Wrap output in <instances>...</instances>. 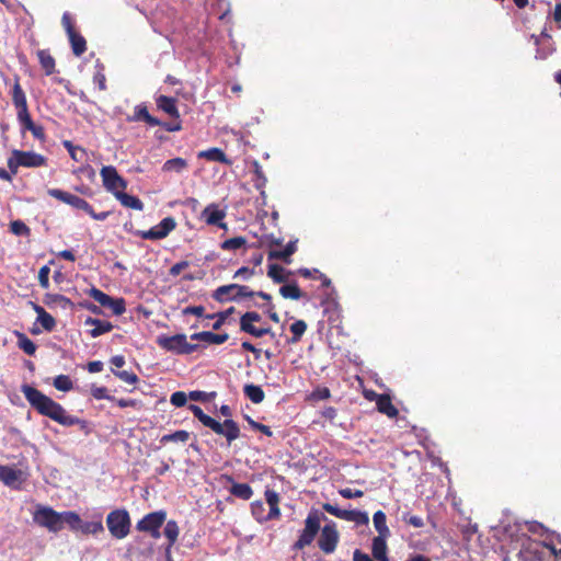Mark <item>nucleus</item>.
<instances>
[{
    "label": "nucleus",
    "mask_w": 561,
    "mask_h": 561,
    "mask_svg": "<svg viewBox=\"0 0 561 561\" xmlns=\"http://www.w3.org/2000/svg\"><path fill=\"white\" fill-rule=\"evenodd\" d=\"M157 105L163 112L168 113L171 116H178V108L175 105V100L165 95H160L157 99Z\"/></svg>",
    "instance_id": "34"
},
{
    "label": "nucleus",
    "mask_w": 561,
    "mask_h": 561,
    "mask_svg": "<svg viewBox=\"0 0 561 561\" xmlns=\"http://www.w3.org/2000/svg\"><path fill=\"white\" fill-rule=\"evenodd\" d=\"M265 500L267 505L270 506V517L277 518L280 515V511L278 507L279 504V495L274 490L267 489L265 491Z\"/></svg>",
    "instance_id": "30"
},
{
    "label": "nucleus",
    "mask_w": 561,
    "mask_h": 561,
    "mask_svg": "<svg viewBox=\"0 0 561 561\" xmlns=\"http://www.w3.org/2000/svg\"><path fill=\"white\" fill-rule=\"evenodd\" d=\"M323 510L327 513H329V514H331V515H333V516H335L337 518H341V519L343 518V514L345 513V510H342V508L337 507L336 505H333V504H330V503H325L323 505Z\"/></svg>",
    "instance_id": "59"
},
{
    "label": "nucleus",
    "mask_w": 561,
    "mask_h": 561,
    "mask_svg": "<svg viewBox=\"0 0 561 561\" xmlns=\"http://www.w3.org/2000/svg\"><path fill=\"white\" fill-rule=\"evenodd\" d=\"M253 168H254V174H255V187L259 188V190H262L267 180L263 173V170H262V167L259 164V162L254 161L253 163Z\"/></svg>",
    "instance_id": "49"
},
{
    "label": "nucleus",
    "mask_w": 561,
    "mask_h": 561,
    "mask_svg": "<svg viewBox=\"0 0 561 561\" xmlns=\"http://www.w3.org/2000/svg\"><path fill=\"white\" fill-rule=\"evenodd\" d=\"M49 273L50 268L47 265L42 266L38 272L39 285L45 289L49 287Z\"/></svg>",
    "instance_id": "55"
},
{
    "label": "nucleus",
    "mask_w": 561,
    "mask_h": 561,
    "mask_svg": "<svg viewBox=\"0 0 561 561\" xmlns=\"http://www.w3.org/2000/svg\"><path fill=\"white\" fill-rule=\"evenodd\" d=\"M48 195L67 204L76 209H81L85 213H91V205L84 201L83 198L73 195L71 193L58 190V188H49Z\"/></svg>",
    "instance_id": "12"
},
{
    "label": "nucleus",
    "mask_w": 561,
    "mask_h": 561,
    "mask_svg": "<svg viewBox=\"0 0 561 561\" xmlns=\"http://www.w3.org/2000/svg\"><path fill=\"white\" fill-rule=\"evenodd\" d=\"M89 295L103 307H106L110 302H112V297L98 288H92Z\"/></svg>",
    "instance_id": "46"
},
{
    "label": "nucleus",
    "mask_w": 561,
    "mask_h": 561,
    "mask_svg": "<svg viewBox=\"0 0 561 561\" xmlns=\"http://www.w3.org/2000/svg\"><path fill=\"white\" fill-rule=\"evenodd\" d=\"M129 122L145 121L150 126H159L160 121L151 116L146 105H137L134 110V115L127 118Z\"/></svg>",
    "instance_id": "19"
},
{
    "label": "nucleus",
    "mask_w": 561,
    "mask_h": 561,
    "mask_svg": "<svg viewBox=\"0 0 561 561\" xmlns=\"http://www.w3.org/2000/svg\"><path fill=\"white\" fill-rule=\"evenodd\" d=\"M22 392L28 403L42 415H45L64 426H72L80 423V420L67 413V411L49 397L36 388L24 385Z\"/></svg>",
    "instance_id": "1"
},
{
    "label": "nucleus",
    "mask_w": 561,
    "mask_h": 561,
    "mask_svg": "<svg viewBox=\"0 0 561 561\" xmlns=\"http://www.w3.org/2000/svg\"><path fill=\"white\" fill-rule=\"evenodd\" d=\"M16 117L19 123L22 125L23 130H27L34 124L28 113V108L16 112Z\"/></svg>",
    "instance_id": "51"
},
{
    "label": "nucleus",
    "mask_w": 561,
    "mask_h": 561,
    "mask_svg": "<svg viewBox=\"0 0 561 561\" xmlns=\"http://www.w3.org/2000/svg\"><path fill=\"white\" fill-rule=\"evenodd\" d=\"M114 375L117 376L121 380L128 385H134L138 381V377L133 371L128 370H113Z\"/></svg>",
    "instance_id": "52"
},
{
    "label": "nucleus",
    "mask_w": 561,
    "mask_h": 561,
    "mask_svg": "<svg viewBox=\"0 0 561 561\" xmlns=\"http://www.w3.org/2000/svg\"><path fill=\"white\" fill-rule=\"evenodd\" d=\"M255 274V271L253 268H249L245 266L240 267L236 271L233 278H240L242 280H249L251 279Z\"/></svg>",
    "instance_id": "56"
},
{
    "label": "nucleus",
    "mask_w": 561,
    "mask_h": 561,
    "mask_svg": "<svg viewBox=\"0 0 561 561\" xmlns=\"http://www.w3.org/2000/svg\"><path fill=\"white\" fill-rule=\"evenodd\" d=\"M231 494L242 500H249L253 492L251 486L247 483H234L231 486Z\"/></svg>",
    "instance_id": "41"
},
{
    "label": "nucleus",
    "mask_w": 561,
    "mask_h": 561,
    "mask_svg": "<svg viewBox=\"0 0 561 561\" xmlns=\"http://www.w3.org/2000/svg\"><path fill=\"white\" fill-rule=\"evenodd\" d=\"M10 230L15 236H28L31 230L22 220H13L10 224Z\"/></svg>",
    "instance_id": "48"
},
{
    "label": "nucleus",
    "mask_w": 561,
    "mask_h": 561,
    "mask_svg": "<svg viewBox=\"0 0 561 561\" xmlns=\"http://www.w3.org/2000/svg\"><path fill=\"white\" fill-rule=\"evenodd\" d=\"M344 520L353 522L356 525H368L369 516L366 512L356 511V510H345L343 514Z\"/></svg>",
    "instance_id": "31"
},
{
    "label": "nucleus",
    "mask_w": 561,
    "mask_h": 561,
    "mask_svg": "<svg viewBox=\"0 0 561 561\" xmlns=\"http://www.w3.org/2000/svg\"><path fill=\"white\" fill-rule=\"evenodd\" d=\"M115 198L119 201V203L126 208L135 210L144 209V203L137 196L129 195L124 191L121 194H118Z\"/></svg>",
    "instance_id": "28"
},
{
    "label": "nucleus",
    "mask_w": 561,
    "mask_h": 561,
    "mask_svg": "<svg viewBox=\"0 0 561 561\" xmlns=\"http://www.w3.org/2000/svg\"><path fill=\"white\" fill-rule=\"evenodd\" d=\"M106 307L110 308L116 316L123 314L126 310L125 301L122 298H112V302H110Z\"/></svg>",
    "instance_id": "53"
},
{
    "label": "nucleus",
    "mask_w": 561,
    "mask_h": 561,
    "mask_svg": "<svg viewBox=\"0 0 561 561\" xmlns=\"http://www.w3.org/2000/svg\"><path fill=\"white\" fill-rule=\"evenodd\" d=\"M179 533H180L179 526L175 520L167 522V524L164 526L163 534L169 540V545L165 548V553L168 554L169 558H170V550H171L172 546L175 543V541L178 540Z\"/></svg>",
    "instance_id": "24"
},
{
    "label": "nucleus",
    "mask_w": 561,
    "mask_h": 561,
    "mask_svg": "<svg viewBox=\"0 0 561 561\" xmlns=\"http://www.w3.org/2000/svg\"><path fill=\"white\" fill-rule=\"evenodd\" d=\"M12 102L16 108V112L27 110L26 95L22 90L18 79L15 80L12 88Z\"/></svg>",
    "instance_id": "23"
},
{
    "label": "nucleus",
    "mask_w": 561,
    "mask_h": 561,
    "mask_svg": "<svg viewBox=\"0 0 561 561\" xmlns=\"http://www.w3.org/2000/svg\"><path fill=\"white\" fill-rule=\"evenodd\" d=\"M188 409L192 411L194 416L198 419V421L205 426L210 416L205 414L198 405L191 404Z\"/></svg>",
    "instance_id": "57"
},
{
    "label": "nucleus",
    "mask_w": 561,
    "mask_h": 561,
    "mask_svg": "<svg viewBox=\"0 0 561 561\" xmlns=\"http://www.w3.org/2000/svg\"><path fill=\"white\" fill-rule=\"evenodd\" d=\"M205 426L209 427L216 434L225 436L229 444L237 439L240 434L238 424L232 420H226L224 423H220L210 417Z\"/></svg>",
    "instance_id": "9"
},
{
    "label": "nucleus",
    "mask_w": 561,
    "mask_h": 561,
    "mask_svg": "<svg viewBox=\"0 0 561 561\" xmlns=\"http://www.w3.org/2000/svg\"><path fill=\"white\" fill-rule=\"evenodd\" d=\"M291 271L284 268L278 264H271L267 270V276L276 284L288 282Z\"/></svg>",
    "instance_id": "21"
},
{
    "label": "nucleus",
    "mask_w": 561,
    "mask_h": 561,
    "mask_svg": "<svg viewBox=\"0 0 561 561\" xmlns=\"http://www.w3.org/2000/svg\"><path fill=\"white\" fill-rule=\"evenodd\" d=\"M389 537H375L371 542V552L377 561H389L387 556V539Z\"/></svg>",
    "instance_id": "18"
},
{
    "label": "nucleus",
    "mask_w": 561,
    "mask_h": 561,
    "mask_svg": "<svg viewBox=\"0 0 561 561\" xmlns=\"http://www.w3.org/2000/svg\"><path fill=\"white\" fill-rule=\"evenodd\" d=\"M187 398L188 396L183 392V391H176V392H173L170 397V402L174 405V407H184L187 402Z\"/></svg>",
    "instance_id": "54"
},
{
    "label": "nucleus",
    "mask_w": 561,
    "mask_h": 561,
    "mask_svg": "<svg viewBox=\"0 0 561 561\" xmlns=\"http://www.w3.org/2000/svg\"><path fill=\"white\" fill-rule=\"evenodd\" d=\"M15 334L18 336L19 347L27 355H34L36 352V345L34 344V342L23 333L15 332Z\"/></svg>",
    "instance_id": "38"
},
{
    "label": "nucleus",
    "mask_w": 561,
    "mask_h": 561,
    "mask_svg": "<svg viewBox=\"0 0 561 561\" xmlns=\"http://www.w3.org/2000/svg\"><path fill=\"white\" fill-rule=\"evenodd\" d=\"M240 329L241 331L249 333L255 337H262L263 335L270 333L268 328H256L252 322H245L240 320Z\"/></svg>",
    "instance_id": "39"
},
{
    "label": "nucleus",
    "mask_w": 561,
    "mask_h": 561,
    "mask_svg": "<svg viewBox=\"0 0 561 561\" xmlns=\"http://www.w3.org/2000/svg\"><path fill=\"white\" fill-rule=\"evenodd\" d=\"M377 408L378 411L386 414L389 417H394L398 415V410L391 403L390 397L386 394H380L377 397Z\"/></svg>",
    "instance_id": "26"
},
{
    "label": "nucleus",
    "mask_w": 561,
    "mask_h": 561,
    "mask_svg": "<svg viewBox=\"0 0 561 561\" xmlns=\"http://www.w3.org/2000/svg\"><path fill=\"white\" fill-rule=\"evenodd\" d=\"M187 168V161L183 158H173L167 160L162 165L163 172L182 173Z\"/></svg>",
    "instance_id": "32"
},
{
    "label": "nucleus",
    "mask_w": 561,
    "mask_h": 561,
    "mask_svg": "<svg viewBox=\"0 0 561 561\" xmlns=\"http://www.w3.org/2000/svg\"><path fill=\"white\" fill-rule=\"evenodd\" d=\"M37 57L45 73L47 76L51 75L55 71V59L46 50H39Z\"/></svg>",
    "instance_id": "35"
},
{
    "label": "nucleus",
    "mask_w": 561,
    "mask_h": 561,
    "mask_svg": "<svg viewBox=\"0 0 561 561\" xmlns=\"http://www.w3.org/2000/svg\"><path fill=\"white\" fill-rule=\"evenodd\" d=\"M165 517L167 514L163 511L149 513L137 523V529L139 531L156 530L163 525Z\"/></svg>",
    "instance_id": "14"
},
{
    "label": "nucleus",
    "mask_w": 561,
    "mask_h": 561,
    "mask_svg": "<svg viewBox=\"0 0 561 561\" xmlns=\"http://www.w3.org/2000/svg\"><path fill=\"white\" fill-rule=\"evenodd\" d=\"M198 158H205L209 161H218L225 164H230L231 161L226 157L224 151L219 148H210L198 152Z\"/></svg>",
    "instance_id": "29"
},
{
    "label": "nucleus",
    "mask_w": 561,
    "mask_h": 561,
    "mask_svg": "<svg viewBox=\"0 0 561 561\" xmlns=\"http://www.w3.org/2000/svg\"><path fill=\"white\" fill-rule=\"evenodd\" d=\"M251 508H252V514H253L254 518L260 523H264V522L274 519V517H270V512L267 514H265V506L260 501L252 503Z\"/></svg>",
    "instance_id": "40"
},
{
    "label": "nucleus",
    "mask_w": 561,
    "mask_h": 561,
    "mask_svg": "<svg viewBox=\"0 0 561 561\" xmlns=\"http://www.w3.org/2000/svg\"><path fill=\"white\" fill-rule=\"evenodd\" d=\"M100 175L102 178L104 188L113 194L115 197L127 187V182L124 180L113 165H105L101 169Z\"/></svg>",
    "instance_id": "6"
},
{
    "label": "nucleus",
    "mask_w": 561,
    "mask_h": 561,
    "mask_svg": "<svg viewBox=\"0 0 561 561\" xmlns=\"http://www.w3.org/2000/svg\"><path fill=\"white\" fill-rule=\"evenodd\" d=\"M85 325L92 327V329L90 330V335L92 337H98L104 333L110 332L113 329V325L110 322L94 318H88L85 320Z\"/></svg>",
    "instance_id": "22"
},
{
    "label": "nucleus",
    "mask_w": 561,
    "mask_h": 561,
    "mask_svg": "<svg viewBox=\"0 0 561 561\" xmlns=\"http://www.w3.org/2000/svg\"><path fill=\"white\" fill-rule=\"evenodd\" d=\"M339 494L344 499L362 497L364 495L362 490H353L350 488L340 489Z\"/></svg>",
    "instance_id": "58"
},
{
    "label": "nucleus",
    "mask_w": 561,
    "mask_h": 561,
    "mask_svg": "<svg viewBox=\"0 0 561 561\" xmlns=\"http://www.w3.org/2000/svg\"><path fill=\"white\" fill-rule=\"evenodd\" d=\"M54 387L59 391H69L73 385L71 379L66 375H59L54 379Z\"/></svg>",
    "instance_id": "44"
},
{
    "label": "nucleus",
    "mask_w": 561,
    "mask_h": 561,
    "mask_svg": "<svg viewBox=\"0 0 561 561\" xmlns=\"http://www.w3.org/2000/svg\"><path fill=\"white\" fill-rule=\"evenodd\" d=\"M339 542V533L334 523L324 525L318 540L319 548L327 554L334 552Z\"/></svg>",
    "instance_id": "11"
},
{
    "label": "nucleus",
    "mask_w": 561,
    "mask_h": 561,
    "mask_svg": "<svg viewBox=\"0 0 561 561\" xmlns=\"http://www.w3.org/2000/svg\"><path fill=\"white\" fill-rule=\"evenodd\" d=\"M373 523L378 533L377 537H390V529L387 526V517L382 511H377L374 514Z\"/></svg>",
    "instance_id": "25"
},
{
    "label": "nucleus",
    "mask_w": 561,
    "mask_h": 561,
    "mask_svg": "<svg viewBox=\"0 0 561 561\" xmlns=\"http://www.w3.org/2000/svg\"><path fill=\"white\" fill-rule=\"evenodd\" d=\"M45 158L34 151L13 150L8 159V167L12 174L18 172L19 167L36 168L45 164Z\"/></svg>",
    "instance_id": "4"
},
{
    "label": "nucleus",
    "mask_w": 561,
    "mask_h": 561,
    "mask_svg": "<svg viewBox=\"0 0 561 561\" xmlns=\"http://www.w3.org/2000/svg\"><path fill=\"white\" fill-rule=\"evenodd\" d=\"M61 22H62V26L65 27L66 32L68 35H70L71 33H75L76 31L73 30V26H72V22H71V18H70V14L69 13H64L62 15V19H61Z\"/></svg>",
    "instance_id": "62"
},
{
    "label": "nucleus",
    "mask_w": 561,
    "mask_h": 561,
    "mask_svg": "<svg viewBox=\"0 0 561 561\" xmlns=\"http://www.w3.org/2000/svg\"><path fill=\"white\" fill-rule=\"evenodd\" d=\"M106 526L116 539H124L130 530V517L126 510H114L106 517Z\"/></svg>",
    "instance_id": "3"
},
{
    "label": "nucleus",
    "mask_w": 561,
    "mask_h": 561,
    "mask_svg": "<svg viewBox=\"0 0 561 561\" xmlns=\"http://www.w3.org/2000/svg\"><path fill=\"white\" fill-rule=\"evenodd\" d=\"M175 227V220L172 217H165L149 230L140 231L139 236L146 240H160L165 238Z\"/></svg>",
    "instance_id": "10"
},
{
    "label": "nucleus",
    "mask_w": 561,
    "mask_h": 561,
    "mask_svg": "<svg viewBox=\"0 0 561 561\" xmlns=\"http://www.w3.org/2000/svg\"><path fill=\"white\" fill-rule=\"evenodd\" d=\"M36 322L39 323L47 332L53 331L56 327L55 319L48 312H43L41 317H37Z\"/></svg>",
    "instance_id": "45"
},
{
    "label": "nucleus",
    "mask_w": 561,
    "mask_h": 561,
    "mask_svg": "<svg viewBox=\"0 0 561 561\" xmlns=\"http://www.w3.org/2000/svg\"><path fill=\"white\" fill-rule=\"evenodd\" d=\"M71 43L72 51L76 56H81L87 49L85 39L78 33H71L68 35Z\"/></svg>",
    "instance_id": "36"
},
{
    "label": "nucleus",
    "mask_w": 561,
    "mask_h": 561,
    "mask_svg": "<svg viewBox=\"0 0 561 561\" xmlns=\"http://www.w3.org/2000/svg\"><path fill=\"white\" fill-rule=\"evenodd\" d=\"M307 330V323L304 320H297L290 325L293 337L291 343H297Z\"/></svg>",
    "instance_id": "43"
},
{
    "label": "nucleus",
    "mask_w": 561,
    "mask_h": 561,
    "mask_svg": "<svg viewBox=\"0 0 561 561\" xmlns=\"http://www.w3.org/2000/svg\"><path fill=\"white\" fill-rule=\"evenodd\" d=\"M188 266V262L187 261H181L176 264H174L171 268H170V275L172 276H178L183 270H185L186 267Z\"/></svg>",
    "instance_id": "63"
},
{
    "label": "nucleus",
    "mask_w": 561,
    "mask_h": 561,
    "mask_svg": "<svg viewBox=\"0 0 561 561\" xmlns=\"http://www.w3.org/2000/svg\"><path fill=\"white\" fill-rule=\"evenodd\" d=\"M320 529V514L318 512H311L308 514L305 520V528L301 531L298 540L294 545V549L301 550L306 546H309Z\"/></svg>",
    "instance_id": "7"
},
{
    "label": "nucleus",
    "mask_w": 561,
    "mask_h": 561,
    "mask_svg": "<svg viewBox=\"0 0 561 561\" xmlns=\"http://www.w3.org/2000/svg\"><path fill=\"white\" fill-rule=\"evenodd\" d=\"M188 438H190V433L187 431L181 430V431H176L171 434L163 435L161 437V443H169V442L185 443L188 440Z\"/></svg>",
    "instance_id": "42"
},
{
    "label": "nucleus",
    "mask_w": 561,
    "mask_h": 561,
    "mask_svg": "<svg viewBox=\"0 0 561 561\" xmlns=\"http://www.w3.org/2000/svg\"><path fill=\"white\" fill-rule=\"evenodd\" d=\"M254 291L251 290L248 286L239 285V284H229L225 286H220L216 289L214 297L219 300H237L244 297L254 296Z\"/></svg>",
    "instance_id": "8"
},
{
    "label": "nucleus",
    "mask_w": 561,
    "mask_h": 561,
    "mask_svg": "<svg viewBox=\"0 0 561 561\" xmlns=\"http://www.w3.org/2000/svg\"><path fill=\"white\" fill-rule=\"evenodd\" d=\"M353 561H374L367 553L356 549L353 553Z\"/></svg>",
    "instance_id": "64"
},
{
    "label": "nucleus",
    "mask_w": 561,
    "mask_h": 561,
    "mask_svg": "<svg viewBox=\"0 0 561 561\" xmlns=\"http://www.w3.org/2000/svg\"><path fill=\"white\" fill-rule=\"evenodd\" d=\"M244 244H245V239L243 237H236V238L225 240L221 243V249L231 251V250L240 249Z\"/></svg>",
    "instance_id": "47"
},
{
    "label": "nucleus",
    "mask_w": 561,
    "mask_h": 561,
    "mask_svg": "<svg viewBox=\"0 0 561 561\" xmlns=\"http://www.w3.org/2000/svg\"><path fill=\"white\" fill-rule=\"evenodd\" d=\"M158 344L165 351L172 352L175 354H191L196 348L197 345L191 344L187 342V337L185 334H175L172 336H159Z\"/></svg>",
    "instance_id": "5"
},
{
    "label": "nucleus",
    "mask_w": 561,
    "mask_h": 561,
    "mask_svg": "<svg viewBox=\"0 0 561 561\" xmlns=\"http://www.w3.org/2000/svg\"><path fill=\"white\" fill-rule=\"evenodd\" d=\"M69 528L72 531H80L84 535H98L104 531L101 516H99L98 519L93 522H82L81 517L79 516L78 523L73 527Z\"/></svg>",
    "instance_id": "15"
},
{
    "label": "nucleus",
    "mask_w": 561,
    "mask_h": 561,
    "mask_svg": "<svg viewBox=\"0 0 561 561\" xmlns=\"http://www.w3.org/2000/svg\"><path fill=\"white\" fill-rule=\"evenodd\" d=\"M279 294L286 299L298 300L302 294L296 284H286L279 288Z\"/></svg>",
    "instance_id": "37"
},
{
    "label": "nucleus",
    "mask_w": 561,
    "mask_h": 561,
    "mask_svg": "<svg viewBox=\"0 0 561 561\" xmlns=\"http://www.w3.org/2000/svg\"><path fill=\"white\" fill-rule=\"evenodd\" d=\"M44 302L48 307H59L61 309H69L72 307V302L69 298L58 295V294H47L45 295Z\"/></svg>",
    "instance_id": "27"
},
{
    "label": "nucleus",
    "mask_w": 561,
    "mask_h": 561,
    "mask_svg": "<svg viewBox=\"0 0 561 561\" xmlns=\"http://www.w3.org/2000/svg\"><path fill=\"white\" fill-rule=\"evenodd\" d=\"M227 333L216 334L209 331L198 332L191 335V340L203 341L207 344H222L228 340Z\"/></svg>",
    "instance_id": "17"
},
{
    "label": "nucleus",
    "mask_w": 561,
    "mask_h": 561,
    "mask_svg": "<svg viewBox=\"0 0 561 561\" xmlns=\"http://www.w3.org/2000/svg\"><path fill=\"white\" fill-rule=\"evenodd\" d=\"M0 481L8 486H18L23 481V473L9 466L0 465Z\"/></svg>",
    "instance_id": "16"
},
{
    "label": "nucleus",
    "mask_w": 561,
    "mask_h": 561,
    "mask_svg": "<svg viewBox=\"0 0 561 561\" xmlns=\"http://www.w3.org/2000/svg\"><path fill=\"white\" fill-rule=\"evenodd\" d=\"M32 516L36 525L50 533L60 531L65 524L68 527H73L79 520V515L73 511L56 512L51 507L41 504L35 506Z\"/></svg>",
    "instance_id": "2"
},
{
    "label": "nucleus",
    "mask_w": 561,
    "mask_h": 561,
    "mask_svg": "<svg viewBox=\"0 0 561 561\" xmlns=\"http://www.w3.org/2000/svg\"><path fill=\"white\" fill-rule=\"evenodd\" d=\"M297 251V240L289 241L283 250H273L268 253L270 260H283L290 263V256Z\"/></svg>",
    "instance_id": "20"
},
{
    "label": "nucleus",
    "mask_w": 561,
    "mask_h": 561,
    "mask_svg": "<svg viewBox=\"0 0 561 561\" xmlns=\"http://www.w3.org/2000/svg\"><path fill=\"white\" fill-rule=\"evenodd\" d=\"M243 392L245 397L251 400L253 403L259 404L264 400V391L260 386L256 385H245L243 388Z\"/></svg>",
    "instance_id": "33"
},
{
    "label": "nucleus",
    "mask_w": 561,
    "mask_h": 561,
    "mask_svg": "<svg viewBox=\"0 0 561 561\" xmlns=\"http://www.w3.org/2000/svg\"><path fill=\"white\" fill-rule=\"evenodd\" d=\"M91 393L93 398H95L96 400L110 399V396L107 394V389L105 387H92Z\"/></svg>",
    "instance_id": "60"
},
{
    "label": "nucleus",
    "mask_w": 561,
    "mask_h": 561,
    "mask_svg": "<svg viewBox=\"0 0 561 561\" xmlns=\"http://www.w3.org/2000/svg\"><path fill=\"white\" fill-rule=\"evenodd\" d=\"M70 157L76 161H82L85 156V150L81 147L70 148Z\"/></svg>",
    "instance_id": "61"
},
{
    "label": "nucleus",
    "mask_w": 561,
    "mask_h": 561,
    "mask_svg": "<svg viewBox=\"0 0 561 561\" xmlns=\"http://www.w3.org/2000/svg\"><path fill=\"white\" fill-rule=\"evenodd\" d=\"M331 396L329 388L327 387H318L316 388L308 397L311 401H320L329 399Z\"/></svg>",
    "instance_id": "50"
},
{
    "label": "nucleus",
    "mask_w": 561,
    "mask_h": 561,
    "mask_svg": "<svg viewBox=\"0 0 561 561\" xmlns=\"http://www.w3.org/2000/svg\"><path fill=\"white\" fill-rule=\"evenodd\" d=\"M226 217V209L220 208L218 204L211 203L207 205L201 213V219L209 226H218L219 228L227 229L224 219Z\"/></svg>",
    "instance_id": "13"
}]
</instances>
